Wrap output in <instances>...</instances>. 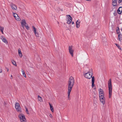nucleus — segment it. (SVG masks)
Instances as JSON below:
<instances>
[{
	"label": "nucleus",
	"mask_w": 122,
	"mask_h": 122,
	"mask_svg": "<svg viewBox=\"0 0 122 122\" xmlns=\"http://www.w3.org/2000/svg\"><path fill=\"white\" fill-rule=\"evenodd\" d=\"M74 78L72 76L70 77L68 83V97L69 98L70 96V94L74 84Z\"/></svg>",
	"instance_id": "f257e3e1"
},
{
	"label": "nucleus",
	"mask_w": 122,
	"mask_h": 122,
	"mask_svg": "<svg viewBox=\"0 0 122 122\" xmlns=\"http://www.w3.org/2000/svg\"><path fill=\"white\" fill-rule=\"evenodd\" d=\"M108 85L109 89V97L110 98L111 97L112 92V84L111 79H110L108 81Z\"/></svg>",
	"instance_id": "f03ea898"
},
{
	"label": "nucleus",
	"mask_w": 122,
	"mask_h": 122,
	"mask_svg": "<svg viewBox=\"0 0 122 122\" xmlns=\"http://www.w3.org/2000/svg\"><path fill=\"white\" fill-rule=\"evenodd\" d=\"M19 119L21 122H26V119L24 115L20 113L18 116Z\"/></svg>",
	"instance_id": "7ed1b4c3"
},
{
	"label": "nucleus",
	"mask_w": 122,
	"mask_h": 122,
	"mask_svg": "<svg viewBox=\"0 0 122 122\" xmlns=\"http://www.w3.org/2000/svg\"><path fill=\"white\" fill-rule=\"evenodd\" d=\"M15 108L16 110L18 112H21V109L19 103L16 102L15 104Z\"/></svg>",
	"instance_id": "20e7f679"
},
{
	"label": "nucleus",
	"mask_w": 122,
	"mask_h": 122,
	"mask_svg": "<svg viewBox=\"0 0 122 122\" xmlns=\"http://www.w3.org/2000/svg\"><path fill=\"white\" fill-rule=\"evenodd\" d=\"M73 46H69V51L72 57L73 56L74 50L73 49Z\"/></svg>",
	"instance_id": "39448f33"
},
{
	"label": "nucleus",
	"mask_w": 122,
	"mask_h": 122,
	"mask_svg": "<svg viewBox=\"0 0 122 122\" xmlns=\"http://www.w3.org/2000/svg\"><path fill=\"white\" fill-rule=\"evenodd\" d=\"M92 75H91L89 72H87L84 75V76L86 78L90 79L92 77Z\"/></svg>",
	"instance_id": "423d86ee"
},
{
	"label": "nucleus",
	"mask_w": 122,
	"mask_h": 122,
	"mask_svg": "<svg viewBox=\"0 0 122 122\" xmlns=\"http://www.w3.org/2000/svg\"><path fill=\"white\" fill-rule=\"evenodd\" d=\"M67 16L68 17V19L67 20V23L68 24H69L71 21L72 18L69 15H67Z\"/></svg>",
	"instance_id": "0eeeda50"
},
{
	"label": "nucleus",
	"mask_w": 122,
	"mask_h": 122,
	"mask_svg": "<svg viewBox=\"0 0 122 122\" xmlns=\"http://www.w3.org/2000/svg\"><path fill=\"white\" fill-rule=\"evenodd\" d=\"M23 28H24L25 26L27 25L26 24L25 20L24 19L22 20L20 22Z\"/></svg>",
	"instance_id": "6e6552de"
},
{
	"label": "nucleus",
	"mask_w": 122,
	"mask_h": 122,
	"mask_svg": "<svg viewBox=\"0 0 122 122\" xmlns=\"http://www.w3.org/2000/svg\"><path fill=\"white\" fill-rule=\"evenodd\" d=\"M10 6L11 8L13 10H15L17 8L16 5L13 3H11L10 4Z\"/></svg>",
	"instance_id": "1a4fd4ad"
},
{
	"label": "nucleus",
	"mask_w": 122,
	"mask_h": 122,
	"mask_svg": "<svg viewBox=\"0 0 122 122\" xmlns=\"http://www.w3.org/2000/svg\"><path fill=\"white\" fill-rule=\"evenodd\" d=\"M118 39L120 42H122V35L121 34L119 33L118 34Z\"/></svg>",
	"instance_id": "9d476101"
},
{
	"label": "nucleus",
	"mask_w": 122,
	"mask_h": 122,
	"mask_svg": "<svg viewBox=\"0 0 122 122\" xmlns=\"http://www.w3.org/2000/svg\"><path fill=\"white\" fill-rule=\"evenodd\" d=\"M100 98V100L101 102L102 103L103 105H104L105 103V99L104 97H101Z\"/></svg>",
	"instance_id": "9b49d317"
},
{
	"label": "nucleus",
	"mask_w": 122,
	"mask_h": 122,
	"mask_svg": "<svg viewBox=\"0 0 122 122\" xmlns=\"http://www.w3.org/2000/svg\"><path fill=\"white\" fill-rule=\"evenodd\" d=\"M80 20H78L76 22V27L77 28H78L80 26Z\"/></svg>",
	"instance_id": "f8f14e48"
},
{
	"label": "nucleus",
	"mask_w": 122,
	"mask_h": 122,
	"mask_svg": "<svg viewBox=\"0 0 122 122\" xmlns=\"http://www.w3.org/2000/svg\"><path fill=\"white\" fill-rule=\"evenodd\" d=\"M122 12V7H120L117 10V12L118 14H121Z\"/></svg>",
	"instance_id": "ddd939ff"
},
{
	"label": "nucleus",
	"mask_w": 122,
	"mask_h": 122,
	"mask_svg": "<svg viewBox=\"0 0 122 122\" xmlns=\"http://www.w3.org/2000/svg\"><path fill=\"white\" fill-rule=\"evenodd\" d=\"M95 81V77L94 76L92 77V87L93 88L94 86V83Z\"/></svg>",
	"instance_id": "4468645a"
},
{
	"label": "nucleus",
	"mask_w": 122,
	"mask_h": 122,
	"mask_svg": "<svg viewBox=\"0 0 122 122\" xmlns=\"http://www.w3.org/2000/svg\"><path fill=\"white\" fill-rule=\"evenodd\" d=\"M112 4L113 6H116L117 5V1L116 0H112Z\"/></svg>",
	"instance_id": "2eb2a0df"
},
{
	"label": "nucleus",
	"mask_w": 122,
	"mask_h": 122,
	"mask_svg": "<svg viewBox=\"0 0 122 122\" xmlns=\"http://www.w3.org/2000/svg\"><path fill=\"white\" fill-rule=\"evenodd\" d=\"M18 54L20 56V57H21L22 56V55L20 49H18Z\"/></svg>",
	"instance_id": "dca6fc26"
},
{
	"label": "nucleus",
	"mask_w": 122,
	"mask_h": 122,
	"mask_svg": "<svg viewBox=\"0 0 122 122\" xmlns=\"http://www.w3.org/2000/svg\"><path fill=\"white\" fill-rule=\"evenodd\" d=\"M49 104L50 107V109L51 111L52 112H54V109L53 107L51 105L50 103H49Z\"/></svg>",
	"instance_id": "f3484780"
},
{
	"label": "nucleus",
	"mask_w": 122,
	"mask_h": 122,
	"mask_svg": "<svg viewBox=\"0 0 122 122\" xmlns=\"http://www.w3.org/2000/svg\"><path fill=\"white\" fill-rule=\"evenodd\" d=\"M99 94H104V92L102 89L101 88L99 89Z\"/></svg>",
	"instance_id": "a211bd4d"
},
{
	"label": "nucleus",
	"mask_w": 122,
	"mask_h": 122,
	"mask_svg": "<svg viewBox=\"0 0 122 122\" xmlns=\"http://www.w3.org/2000/svg\"><path fill=\"white\" fill-rule=\"evenodd\" d=\"M4 29V27H3L0 26V30L3 34H4V33L3 31Z\"/></svg>",
	"instance_id": "6ab92c4d"
},
{
	"label": "nucleus",
	"mask_w": 122,
	"mask_h": 122,
	"mask_svg": "<svg viewBox=\"0 0 122 122\" xmlns=\"http://www.w3.org/2000/svg\"><path fill=\"white\" fill-rule=\"evenodd\" d=\"M21 71H22V74H23V76L24 77H26V74H25V72H24V71L23 70V69H21Z\"/></svg>",
	"instance_id": "aec40b11"
},
{
	"label": "nucleus",
	"mask_w": 122,
	"mask_h": 122,
	"mask_svg": "<svg viewBox=\"0 0 122 122\" xmlns=\"http://www.w3.org/2000/svg\"><path fill=\"white\" fill-rule=\"evenodd\" d=\"M38 99L39 101L41 102L42 101V97H40L39 95L38 96Z\"/></svg>",
	"instance_id": "412c9836"
},
{
	"label": "nucleus",
	"mask_w": 122,
	"mask_h": 122,
	"mask_svg": "<svg viewBox=\"0 0 122 122\" xmlns=\"http://www.w3.org/2000/svg\"><path fill=\"white\" fill-rule=\"evenodd\" d=\"M88 72H89L91 74V75H93V71L92 70V69H91L89 70V71Z\"/></svg>",
	"instance_id": "4be33fe9"
},
{
	"label": "nucleus",
	"mask_w": 122,
	"mask_h": 122,
	"mask_svg": "<svg viewBox=\"0 0 122 122\" xmlns=\"http://www.w3.org/2000/svg\"><path fill=\"white\" fill-rule=\"evenodd\" d=\"M15 18L17 21H20L21 20L20 19V17L18 15Z\"/></svg>",
	"instance_id": "5701e85b"
},
{
	"label": "nucleus",
	"mask_w": 122,
	"mask_h": 122,
	"mask_svg": "<svg viewBox=\"0 0 122 122\" xmlns=\"http://www.w3.org/2000/svg\"><path fill=\"white\" fill-rule=\"evenodd\" d=\"M11 62H12V64L14 66H17V65L16 64V62L14 60H12L11 61Z\"/></svg>",
	"instance_id": "b1692460"
},
{
	"label": "nucleus",
	"mask_w": 122,
	"mask_h": 122,
	"mask_svg": "<svg viewBox=\"0 0 122 122\" xmlns=\"http://www.w3.org/2000/svg\"><path fill=\"white\" fill-rule=\"evenodd\" d=\"M2 41L6 44L8 43V42L7 41L6 39L5 38L4 39L2 40Z\"/></svg>",
	"instance_id": "393cba45"
},
{
	"label": "nucleus",
	"mask_w": 122,
	"mask_h": 122,
	"mask_svg": "<svg viewBox=\"0 0 122 122\" xmlns=\"http://www.w3.org/2000/svg\"><path fill=\"white\" fill-rule=\"evenodd\" d=\"M115 45L120 50H121V47L119 45L117 44H115Z\"/></svg>",
	"instance_id": "a878e982"
},
{
	"label": "nucleus",
	"mask_w": 122,
	"mask_h": 122,
	"mask_svg": "<svg viewBox=\"0 0 122 122\" xmlns=\"http://www.w3.org/2000/svg\"><path fill=\"white\" fill-rule=\"evenodd\" d=\"M13 15L14 17L15 18L18 15L15 13H13Z\"/></svg>",
	"instance_id": "bb28decb"
},
{
	"label": "nucleus",
	"mask_w": 122,
	"mask_h": 122,
	"mask_svg": "<svg viewBox=\"0 0 122 122\" xmlns=\"http://www.w3.org/2000/svg\"><path fill=\"white\" fill-rule=\"evenodd\" d=\"M99 96L100 97V98L101 97H104V94H99Z\"/></svg>",
	"instance_id": "cd10ccee"
},
{
	"label": "nucleus",
	"mask_w": 122,
	"mask_h": 122,
	"mask_svg": "<svg viewBox=\"0 0 122 122\" xmlns=\"http://www.w3.org/2000/svg\"><path fill=\"white\" fill-rule=\"evenodd\" d=\"M32 28H33V31L34 32V33L36 32V28L34 26H32Z\"/></svg>",
	"instance_id": "c85d7f7f"
},
{
	"label": "nucleus",
	"mask_w": 122,
	"mask_h": 122,
	"mask_svg": "<svg viewBox=\"0 0 122 122\" xmlns=\"http://www.w3.org/2000/svg\"><path fill=\"white\" fill-rule=\"evenodd\" d=\"M25 109H26L25 111H26V113L27 114H29V112H28V110L27 108L26 107H25Z\"/></svg>",
	"instance_id": "c756f323"
},
{
	"label": "nucleus",
	"mask_w": 122,
	"mask_h": 122,
	"mask_svg": "<svg viewBox=\"0 0 122 122\" xmlns=\"http://www.w3.org/2000/svg\"><path fill=\"white\" fill-rule=\"evenodd\" d=\"M5 38V37L4 36H1L0 37V39L2 40H3V39H4V38Z\"/></svg>",
	"instance_id": "7c9ffc66"
},
{
	"label": "nucleus",
	"mask_w": 122,
	"mask_h": 122,
	"mask_svg": "<svg viewBox=\"0 0 122 122\" xmlns=\"http://www.w3.org/2000/svg\"><path fill=\"white\" fill-rule=\"evenodd\" d=\"M25 26L26 28L27 29V30H28L29 29V27L28 26V25H25Z\"/></svg>",
	"instance_id": "2f4dec72"
},
{
	"label": "nucleus",
	"mask_w": 122,
	"mask_h": 122,
	"mask_svg": "<svg viewBox=\"0 0 122 122\" xmlns=\"http://www.w3.org/2000/svg\"><path fill=\"white\" fill-rule=\"evenodd\" d=\"M36 36L37 37H38L39 36V34L37 32L35 33Z\"/></svg>",
	"instance_id": "473e14b6"
},
{
	"label": "nucleus",
	"mask_w": 122,
	"mask_h": 122,
	"mask_svg": "<svg viewBox=\"0 0 122 122\" xmlns=\"http://www.w3.org/2000/svg\"><path fill=\"white\" fill-rule=\"evenodd\" d=\"M117 34H119V28L117 30Z\"/></svg>",
	"instance_id": "72a5a7b5"
},
{
	"label": "nucleus",
	"mask_w": 122,
	"mask_h": 122,
	"mask_svg": "<svg viewBox=\"0 0 122 122\" xmlns=\"http://www.w3.org/2000/svg\"><path fill=\"white\" fill-rule=\"evenodd\" d=\"M49 116L51 118H53L51 114L50 113V114Z\"/></svg>",
	"instance_id": "f704fd0d"
},
{
	"label": "nucleus",
	"mask_w": 122,
	"mask_h": 122,
	"mask_svg": "<svg viewBox=\"0 0 122 122\" xmlns=\"http://www.w3.org/2000/svg\"><path fill=\"white\" fill-rule=\"evenodd\" d=\"M122 1V0H118V2L119 3H121Z\"/></svg>",
	"instance_id": "c9c22d12"
},
{
	"label": "nucleus",
	"mask_w": 122,
	"mask_h": 122,
	"mask_svg": "<svg viewBox=\"0 0 122 122\" xmlns=\"http://www.w3.org/2000/svg\"><path fill=\"white\" fill-rule=\"evenodd\" d=\"M117 14L116 12H115L114 13V15L115 16Z\"/></svg>",
	"instance_id": "e433bc0d"
},
{
	"label": "nucleus",
	"mask_w": 122,
	"mask_h": 122,
	"mask_svg": "<svg viewBox=\"0 0 122 122\" xmlns=\"http://www.w3.org/2000/svg\"><path fill=\"white\" fill-rule=\"evenodd\" d=\"M11 79H12L13 78V76L12 75H11Z\"/></svg>",
	"instance_id": "4c0bfd02"
},
{
	"label": "nucleus",
	"mask_w": 122,
	"mask_h": 122,
	"mask_svg": "<svg viewBox=\"0 0 122 122\" xmlns=\"http://www.w3.org/2000/svg\"><path fill=\"white\" fill-rule=\"evenodd\" d=\"M2 70L1 69H0V73H1L2 72Z\"/></svg>",
	"instance_id": "58836bf2"
},
{
	"label": "nucleus",
	"mask_w": 122,
	"mask_h": 122,
	"mask_svg": "<svg viewBox=\"0 0 122 122\" xmlns=\"http://www.w3.org/2000/svg\"><path fill=\"white\" fill-rule=\"evenodd\" d=\"M71 23L72 24H74V22L73 21H72L71 22Z\"/></svg>",
	"instance_id": "ea45409f"
},
{
	"label": "nucleus",
	"mask_w": 122,
	"mask_h": 122,
	"mask_svg": "<svg viewBox=\"0 0 122 122\" xmlns=\"http://www.w3.org/2000/svg\"><path fill=\"white\" fill-rule=\"evenodd\" d=\"M7 71H9V69L8 68H7Z\"/></svg>",
	"instance_id": "a19ab883"
},
{
	"label": "nucleus",
	"mask_w": 122,
	"mask_h": 122,
	"mask_svg": "<svg viewBox=\"0 0 122 122\" xmlns=\"http://www.w3.org/2000/svg\"><path fill=\"white\" fill-rule=\"evenodd\" d=\"M121 30H122V29H121Z\"/></svg>",
	"instance_id": "79ce46f5"
}]
</instances>
